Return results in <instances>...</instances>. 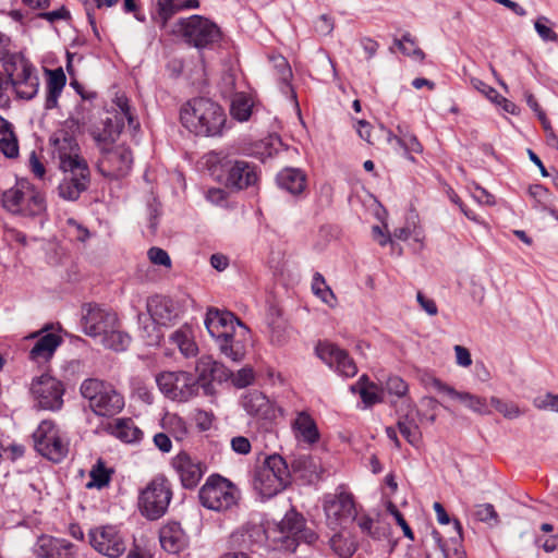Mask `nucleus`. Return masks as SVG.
I'll return each mask as SVG.
<instances>
[{"label": "nucleus", "mask_w": 558, "mask_h": 558, "mask_svg": "<svg viewBox=\"0 0 558 558\" xmlns=\"http://www.w3.org/2000/svg\"><path fill=\"white\" fill-rule=\"evenodd\" d=\"M436 387L439 390L446 392L452 399H456V400L460 401L461 403H464L469 408H471L475 411L480 410V408H478L480 400L475 399L473 396H471L466 392H459V391L454 390V388L452 386L442 385V386H436Z\"/></svg>", "instance_id": "nucleus-52"}, {"label": "nucleus", "mask_w": 558, "mask_h": 558, "mask_svg": "<svg viewBox=\"0 0 558 558\" xmlns=\"http://www.w3.org/2000/svg\"><path fill=\"white\" fill-rule=\"evenodd\" d=\"M196 381L194 384H253L256 379L251 366H244L236 374L209 355L199 357L195 365Z\"/></svg>", "instance_id": "nucleus-6"}, {"label": "nucleus", "mask_w": 558, "mask_h": 558, "mask_svg": "<svg viewBox=\"0 0 558 558\" xmlns=\"http://www.w3.org/2000/svg\"><path fill=\"white\" fill-rule=\"evenodd\" d=\"M63 177L58 185V194L61 198L74 202L81 194L88 190L90 184V170L85 158L63 161L57 166Z\"/></svg>", "instance_id": "nucleus-8"}, {"label": "nucleus", "mask_w": 558, "mask_h": 558, "mask_svg": "<svg viewBox=\"0 0 558 558\" xmlns=\"http://www.w3.org/2000/svg\"><path fill=\"white\" fill-rule=\"evenodd\" d=\"M398 429L405 440L412 446H418L421 441V432L416 423L413 420H409V416L399 417Z\"/></svg>", "instance_id": "nucleus-46"}, {"label": "nucleus", "mask_w": 558, "mask_h": 558, "mask_svg": "<svg viewBox=\"0 0 558 558\" xmlns=\"http://www.w3.org/2000/svg\"><path fill=\"white\" fill-rule=\"evenodd\" d=\"M350 390L354 395H359L362 405L357 404L360 409H369L375 404L385 402V388L384 386H350Z\"/></svg>", "instance_id": "nucleus-36"}, {"label": "nucleus", "mask_w": 558, "mask_h": 558, "mask_svg": "<svg viewBox=\"0 0 558 558\" xmlns=\"http://www.w3.org/2000/svg\"><path fill=\"white\" fill-rule=\"evenodd\" d=\"M289 468L291 472L298 474L308 483L319 480L323 471L319 460L305 453L294 456Z\"/></svg>", "instance_id": "nucleus-27"}, {"label": "nucleus", "mask_w": 558, "mask_h": 558, "mask_svg": "<svg viewBox=\"0 0 558 558\" xmlns=\"http://www.w3.org/2000/svg\"><path fill=\"white\" fill-rule=\"evenodd\" d=\"M159 542L165 551L177 555L189 546V536L177 521H169L159 530Z\"/></svg>", "instance_id": "nucleus-21"}, {"label": "nucleus", "mask_w": 558, "mask_h": 558, "mask_svg": "<svg viewBox=\"0 0 558 558\" xmlns=\"http://www.w3.org/2000/svg\"><path fill=\"white\" fill-rule=\"evenodd\" d=\"M395 44L407 56L413 57L417 60H423L425 53L422 49L416 47L414 38L410 33H405L400 39H395Z\"/></svg>", "instance_id": "nucleus-51"}, {"label": "nucleus", "mask_w": 558, "mask_h": 558, "mask_svg": "<svg viewBox=\"0 0 558 558\" xmlns=\"http://www.w3.org/2000/svg\"><path fill=\"white\" fill-rule=\"evenodd\" d=\"M47 87L62 89L65 86L66 77L61 68L48 71Z\"/></svg>", "instance_id": "nucleus-61"}, {"label": "nucleus", "mask_w": 558, "mask_h": 558, "mask_svg": "<svg viewBox=\"0 0 558 558\" xmlns=\"http://www.w3.org/2000/svg\"><path fill=\"white\" fill-rule=\"evenodd\" d=\"M137 319L142 330V337L145 339L146 344H159L162 335L159 328L157 327L158 324L142 313L137 315Z\"/></svg>", "instance_id": "nucleus-44"}, {"label": "nucleus", "mask_w": 558, "mask_h": 558, "mask_svg": "<svg viewBox=\"0 0 558 558\" xmlns=\"http://www.w3.org/2000/svg\"><path fill=\"white\" fill-rule=\"evenodd\" d=\"M171 33L197 49L209 48L221 38L220 28L202 15L179 19L171 26Z\"/></svg>", "instance_id": "nucleus-2"}, {"label": "nucleus", "mask_w": 558, "mask_h": 558, "mask_svg": "<svg viewBox=\"0 0 558 558\" xmlns=\"http://www.w3.org/2000/svg\"><path fill=\"white\" fill-rule=\"evenodd\" d=\"M121 130L122 125L119 123L113 124L111 119H107L104 130L94 135V140L96 141L99 150L102 151V148L105 147L114 146L113 144L119 137Z\"/></svg>", "instance_id": "nucleus-42"}, {"label": "nucleus", "mask_w": 558, "mask_h": 558, "mask_svg": "<svg viewBox=\"0 0 558 558\" xmlns=\"http://www.w3.org/2000/svg\"><path fill=\"white\" fill-rule=\"evenodd\" d=\"M398 134H393L391 131L387 132V141L395 147H399L405 151L408 158L411 161H414V158L410 156V154H421L423 151V146L417 140V137L412 134L407 125L399 124L397 126Z\"/></svg>", "instance_id": "nucleus-28"}, {"label": "nucleus", "mask_w": 558, "mask_h": 558, "mask_svg": "<svg viewBox=\"0 0 558 558\" xmlns=\"http://www.w3.org/2000/svg\"><path fill=\"white\" fill-rule=\"evenodd\" d=\"M265 538L266 532L262 525L246 523L230 535L229 545L236 551H253L255 546L265 542Z\"/></svg>", "instance_id": "nucleus-19"}, {"label": "nucleus", "mask_w": 558, "mask_h": 558, "mask_svg": "<svg viewBox=\"0 0 558 558\" xmlns=\"http://www.w3.org/2000/svg\"><path fill=\"white\" fill-rule=\"evenodd\" d=\"M101 343L107 349L122 352L130 345L131 337L126 332L119 330L116 326L101 338Z\"/></svg>", "instance_id": "nucleus-43"}, {"label": "nucleus", "mask_w": 558, "mask_h": 558, "mask_svg": "<svg viewBox=\"0 0 558 558\" xmlns=\"http://www.w3.org/2000/svg\"><path fill=\"white\" fill-rule=\"evenodd\" d=\"M34 553L40 558H74L73 545L70 542L48 535L38 537Z\"/></svg>", "instance_id": "nucleus-23"}, {"label": "nucleus", "mask_w": 558, "mask_h": 558, "mask_svg": "<svg viewBox=\"0 0 558 558\" xmlns=\"http://www.w3.org/2000/svg\"><path fill=\"white\" fill-rule=\"evenodd\" d=\"M4 70L9 76V86L14 88L19 98L29 100L36 96L39 78L32 63L24 58L11 56L4 63Z\"/></svg>", "instance_id": "nucleus-9"}, {"label": "nucleus", "mask_w": 558, "mask_h": 558, "mask_svg": "<svg viewBox=\"0 0 558 558\" xmlns=\"http://www.w3.org/2000/svg\"><path fill=\"white\" fill-rule=\"evenodd\" d=\"M0 150L8 158H15L19 155V143L12 124L0 117Z\"/></svg>", "instance_id": "nucleus-38"}, {"label": "nucleus", "mask_w": 558, "mask_h": 558, "mask_svg": "<svg viewBox=\"0 0 558 558\" xmlns=\"http://www.w3.org/2000/svg\"><path fill=\"white\" fill-rule=\"evenodd\" d=\"M241 322L233 313L215 307L208 308L205 317V326L214 338H221L225 332L231 331Z\"/></svg>", "instance_id": "nucleus-24"}, {"label": "nucleus", "mask_w": 558, "mask_h": 558, "mask_svg": "<svg viewBox=\"0 0 558 558\" xmlns=\"http://www.w3.org/2000/svg\"><path fill=\"white\" fill-rule=\"evenodd\" d=\"M49 146L52 160L57 166L63 165V161L84 158L75 136L66 129L54 131L49 137Z\"/></svg>", "instance_id": "nucleus-14"}, {"label": "nucleus", "mask_w": 558, "mask_h": 558, "mask_svg": "<svg viewBox=\"0 0 558 558\" xmlns=\"http://www.w3.org/2000/svg\"><path fill=\"white\" fill-rule=\"evenodd\" d=\"M295 435L302 441L313 445L319 439V432L315 421L306 412H300L293 423Z\"/></svg>", "instance_id": "nucleus-33"}, {"label": "nucleus", "mask_w": 558, "mask_h": 558, "mask_svg": "<svg viewBox=\"0 0 558 558\" xmlns=\"http://www.w3.org/2000/svg\"><path fill=\"white\" fill-rule=\"evenodd\" d=\"M317 356L343 378L356 375L357 367L348 352L329 341H319L315 348Z\"/></svg>", "instance_id": "nucleus-12"}, {"label": "nucleus", "mask_w": 558, "mask_h": 558, "mask_svg": "<svg viewBox=\"0 0 558 558\" xmlns=\"http://www.w3.org/2000/svg\"><path fill=\"white\" fill-rule=\"evenodd\" d=\"M149 318L160 326H170L179 317V310L171 298L163 295H153L146 303Z\"/></svg>", "instance_id": "nucleus-20"}, {"label": "nucleus", "mask_w": 558, "mask_h": 558, "mask_svg": "<svg viewBox=\"0 0 558 558\" xmlns=\"http://www.w3.org/2000/svg\"><path fill=\"white\" fill-rule=\"evenodd\" d=\"M109 428L113 436L128 444L138 441L143 436V432L129 417L118 418Z\"/></svg>", "instance_id": "nucleus-35"}, {"label": "nucleus", "mask_w": 558, "mask_h": 558, "mask_svg": "<svg viewBox=\"0 0 558 558\" xmlns=\"http://www.w3.org/2000/svg\"><path fill=\"white\" fill-rule=\"evenodd\" d=\"M198 8V0H157V9L161 20V27H166L168 21L175 13L184 10H195Z\"/></svg>", "instance_id": "nucleus-32"}, {"label": "nucleus", "mask_w": 558, "mask_h": 558, "mask_svg": "<svg viewBox=\"0 0 558 558\" xmlns=\"http://www.w3.org/2000/svg\"><path fill=\"white\" fill-rule=\"evenodd\" d=\"M533 404L539 410H551L558 412V395L546 393L536 397Z\"/></svg>", "instance_id": "nucleus-56"}, {"label": "nucleus", "mask_w": 558, "mask_h": 558, "mask_svg": "<svg viewBox=\"0 0 558 558\" xmlns=\"http://www.w3.org/2000/svg\"><path fill=\"white\" fill-rule=\"evenodd\" d=\"M88 538L95 550L109 558H118L126 549L122 535L113 525L92 529L88 532Z\"/></svg>", "instance_id": "nucleus-13"}, {"label": "nucleus", "mask_w": 558, "mask_h": 558, "mask_svg": "<svg viewBox=\"0 0 558 558\" xmlns=\"http://www.w3.org/2000/svg\"><path fill=\"white\" fill-rule=\"evenodd\" d=\"M554 22L550 21L545 15H539L534 21V28L537 33V35L542 38L544 41H551L556 43L558 40L557 33L553 29Z\"/></svg>", "instance_id": "nucleus-48"}, {"label": "nucleus", "mask_w": 558, "mask_h": 558, "mask_svg": "<svg viewBox=\"0 0 558 558\" xmlns=\"http://www.w3.org/2000/svg\"><path fill=\"white\" fill-rule=\"evenodd\" d=\"M172 499L171 483L165 475L155 476L141 492L138 504L148 520H158L168 510Z\"/></svg>", "instance_id": "nucleus-7"}, {"label": "nucleus", "mask_w": 558, "mask_h": 558, "mask_svg": "<svg viewBox=\"0 0 558 558\" xmlns=\"http://www.w3.org/2000/svg\"><path fill=\"white\" fill-rule=\"evenodd\" d=\"M252 486L263 499H270L288 487L259 464L252 472Z\"/></svg>", "instance_id": "nucleus-22"}, {"label": "nucleus", "mask_w": 558, "mask_h": 558, "mask_svg": "<svg viewBox=\"0 0 558 558\" xmlns=\"http://www.w3.org/2000/svg\"><path fill=\"white\" fill-rule=\"evenodd\" d=\"M388 510L395 517L398 525L402 529L403 535L405 537H408L409 539L413 541L414 534H413L411 527L409 526L408 522L401 514V512L397 509V507L392 502H389Z\"/></svg>", "instance_id": "nucleus-60"}, {"label": "nucleus", "mask_w": 558, "mask_h": 558, "mask_svg": "<svg viewBox=\"0 0 558 558\" xmlns=\"http://www.w3.org/2000/svg\"><path fill=\"white\" fill-rule=\"evenodd\" d=\"M61 343L62 338L58 333L47 332L40 336L29 351V360L38 364L47 363Z\"/></svg>", "instance_id": "nucleus-26"}, {"label": "nucleus", "mask_w": 558, "mask_h": 558, "mask_svg": "<svg viewBox=\"0 0 558 558\" xmlns=\"http://www.w3.org/2000/svg\"><path fill=\"white\" fill-rule=\"evenodd\" d=\"M220 352L234 362L243 360L246 353V344L250 340V329L238 322L235 328L215 339Z\"/></svg>", "instance_id": "nucleus-15"}, {"label": "nucleus", "mask_w": 558, "mask_h": 558, "mask_svg": "<svg viewBox=\"0 0 558 558\" xmlns=\"http://www.w3.org/2000/svg\"><path fill=\"white\" fill-rule=\"evenodd\" d=\"M240 498V489L219 474L208 476L198 492L201 505L216 512L232 510L238 506Z\"/></svg>", "instance_id": "nucleus-3"}, {"label": "nucleus", "mask_w": 558, "mask_h": 558, "mask_svg": "<svg viewBox=\"0 0 558 558\" xmlns=\"http://www.w3.org/2000/svg\"><path fill=\"white\" fill-rule=\"evenodd\" d=\"M32 392L38 400L39 408L51 411L62 408L64 395L62 386H32Z\"/></svg>", "instance_id": "nucleus-29"}, {"label": "nucleus", "mask_w": 558, "mask_h": 558, "mask_svg": "<svg viewBox=\"0 0 558 558\" xmlns=\"http://www.w3.org/2000/svg\"><path fill=\"white\" fill-rule=\"evenodd\" d=\"M315 31L320 35H329L333 31V19L327 14H322L315 22Z\"/></svg>", "instance_id": "nucleus-62"}, {"label": "nucleus", "mask_w": 558, "mask_h": 558, "mask_svg": "<svg viewBox=\"0 0 558 558\" xmlns=\"http://www.w3.org/2000/svg\"><path fill=\"white\" fill-rule=\"evenodd\" d=\"M191 380V375L186 372H161L156 375V384H178L182 381L187 384Z\"/></svg>", "instance_id": "nucleus-54"}, {"label": "nucleus", "mask_w": 558, "mask_h": 558, "mask_svg": "<svg viewBox=\"0 0 558 558\" xmlns=\"http://www.w3.org/2000/svg\"><path fill=\"white\" fill-rule=\"evenodd\" d=\"M490 402L494 408L507 418H515L521 415L520 409L512 402H506L497 398H492Z\"/></svg>", "instance_id": "nucleus-55"}, {"label": "nucleus", "mask_w": 558, "mask_h": 558, "mask_svg": "<svg viewBox=\"0 0 558 558\" xmlns=\"http://www.w3.org/2000/svg\"><path fill=\"white\" fill-rule=\"evenodd\" d=\"M82 396L89 401V408L99 416H112L124 407L121 393L113 386H80Z\"/></svg>", "instance_id": "nucleus-10"}, {"label": "nucleus", "mask_w": 558, "mask_h": 558, "mask_svg": "<svg viewBox=\"0 0 558 558\" xmlns=\"http://www.w3.org/2000/svg\"><path fill=\"white\" fill-rule=\"evenodd\" d=\"M317 539V534L311 529L305 527V524L300 529V533L296 534L291 544H288V547L293 545L292 550H295L296 545L300 543L313 544Z\"/></svg>", "instance_id": "nucleus-59"}, {"label": "nucleus", "mask_w": 558, "mask_h": 558, "mask_svg": "<svg viewBox=\"0 0 558 558\" xmlns=\"http://www.w3.org/2000/svg\"><path fill=\"white\" fill-rule=\"evenodd\" d=\"M304 518L294 510L286 513L278 527L288 544H291L296 534L300 533V529L304 525Z\"/></svg>", "instance_id": "nucleus-40"}, {"label": "nucleus", "mask_w": 558, "mask_h": 558, "mask_svg": "<svg viewBox=\"0 0 558 558\" xmlns=\"http://www.w3.org/2000/svg\"><path fill=\"white\" fill-rule=\"evenodd\" d=\"M3 207L15 215L38 216L46 209L44 196L27 181L20 180L2 194Z\"/></svg>", "instance_id": "nucleus-4"}, {"label": "nucleus", "mask_w": 558, "mask_h": 558, "mask_svg": "<svg viewBox=\"0 0 558 558\" xmlns=\"http://www.w3.org/2000/svg\"><path fill=\"white\" fill-rule=\"evenodd\" d=\"M312 290L313 293L326 304H331V302L335 301L332 290L326 284L325 278L319 272L314 274Z\"/></svg>", "instance_id": "nucleus-50"}, {"label": "nucleus", "mask_w": 558, "mask_h": 558, "mask_svg": "<svg viewBox=\"0 0 558 558\" xmlns=\"http://www.w3.org/2000/svg\"><path fill=\"white\" fill-rule=\"evenodd\" d=\"M89 476L90 482L86 484V487H96L98 489H101L109 485L111 478V471L105 466V463L101 460H98L97 463L90 470Z\"/></svg>", "instance_id": "nucleus-45"}, {"label": "nucleus", "mask_w": 558, "mask_h": 558, "mask_svg": "<svg viewBox=\"0 0 558 558\" xmlns=\"http://www.w3.org/2000/svg\"><path fill=\"white\" fill-rule=\"evenodd\" d=\"M472 84L474 88L484 94L493 102L499 100V94L494 87L487 85L486 83L478 78H473Z\"/></svg>", "instance_id": "nucleus-63"}, {"label": "nucleus", "mask_w": 558, "mask_h": 558, "mask_svg": "<svg viewBox=\"0 0 558 558\" xmlns=\"http://www.w3.org/2000/svg\"><path fill=\"white\" fill-rule=\"evenodd\" d=\"M259 465L265 466L270 474H274L279 481L284 482L287 486L291 484V470L286 459L280 454L272 453L265 457Z\"/></svg>", "instance_id": "nucleus-37"}, {"label": "nucleus", "mask_w": 558, "mask_h": 558, "mask_svg": "<svg viewBox=\"0 0 558 558\" xmlns=\"http://www.w3.org/2000/svg\"><path fill=\"white\" fill-rule=\"evenodd\" d=\"M230 112L238 121H247L252 114V105L244 96H236L231 102Z\"/></svg>", "instance_id": "nucleus-49"}, {"label": "nucleus", "mask_w": 558, "mask_h": 558, "mask_svg": "<svg viewBox=\"0 0 558 558\" xmlns=\"http://www.w3.org/2000/svg\"><path fill=\"white\" fill-rule=\"evenodd\" d=\"M39 454L52 462H60L68 454V444L58 434L50 445L44 447L43 452H39Z\"/></svg>", "instance_id": "nucleus-47"}, {"label": "nucleus", "mask_w": 558, "mask_h": 558, "mask_svg": "<svg viewBox=\"0 0 558 558\" xmlns=\"http://www.w3.org/2000/svg\"><path fill=\"white\" fill-rule=\"evenodd\" d=\"M165 397L172 401L186 402L198 395L199 387L204 393L209 396L214 393V386H158Z\"/></svg>", "instance_id": "nucleus-34"}, {"label": "nucleus", "mask_w": 558, "mask_h": 558, "mask_svg": "<svg viewBox=\"0 0 558 558\" xmlns=\"http://www.w3.org/2000/svg\"><path fill=\"white\" fill-rule=\"evenodd\" d=\"M280 189L292 195H299L306 189V174L298 168H286L276 178Z\"/></svg>", "instance_id": "nucleus-31"}, {"label": "nucleus", "mask_w": 558, "mask_h": 558, "mask_svg": "<svg viewBox=\"0 0 558 558\" xmlns=\"http://www.w3.org/2000/svg\"><path fill=\"white\" fill-rule=\"evenodd\" d=\"M182 124L195 135L216 136L226 123L222 108L213 100L197 97L189 100L180 111Z\"/></svg>", "instance_id": "nucleus-1"}, {"label": "nucleus", "mask_w": 558, "mask_h": 558, "mask_svg": "<svg viewBox=\"0 0 558 558\" xmlns=\"http://www.w3.org/2000/svg\"><path fill=\"white\" fill-rule=\"evenodd\" d=\"M149 260L159 266L170 267L171 266V259L169 254L157 246L150 247L147 252Z\"/></svg>", "instance_id": "nucleus-57"}, {"label": "nucleus", "mask_w": 558, "mask_h": 558, "mask_svg": "<svg viewBox=\"0 0 558 558\" xmlns=\"http://www.w3.org/2000/svg\"><path fill=\"white\" fill-rule=\"evenodd\" d=\"M241 405L251 416L269 418L274 415V403L262 391L252 389L241 397Z\"/></svg>", "instance_id": "nucleus-25"}, {"label": "nucleus", "mask_w": 558, "mask_h": 558, "mask_svg": "<svg viewBox=\"0 0 558 558\" xmlns=\"http://www.w3.org/2000/svg\"><path fill=\"white\" fill-rule=\"evenodd\" d=\"M84 373V364L80 360H71L61 366V374L56 378L49 371L44 372L40 376L33 379L32 384H48L53 380L54 384H63V381H74L80 379V375Z\"/></svg>", "instance_id": "nucleus-30"}, {"label": "nucleus", "mask_w": 558, "mask_h": 558, "mask_svg": "<svg viewBox=\"0 0 558 558\" xmlns=\"http://www.w3.org/2000/svg\"><path fill=\"white\" fill-rule=\"evenodd\" d=\"M170 340L174 343L181 353L189 357L197 353V345L192 339V332L187 327L175 330L171 336Z\"/></svg>", "instance_id": "nucleus-41"}, {"label": "nucleus", "mask_w": 558, "mask_h": 558, "mask_svg": "<svg viewBox=\"0 0 558 558\" xmlns=\"http://www.w3.org/2000/svg\"><path fill=\"white\" fill-rule=\"evenodd\" d=\"M535 545L542 547L546 553L558 551V534L543 538L536 537Z\"/></svg>", "instance_id": "nucleus-64"}, {"label": "nucleus", "mask_w": 558, "mask_h": 558, "mask_svg": "<svg viewBox=\"0 0 558 558\" xmlns=\"http://www.w3.org/2000/svg\"><path fill=\"white\" fill-rule=\"evenodd\" d=\"M97 169L106 178L118 179L126 175L133 163L131 149L125 145L102 148Z\"/></svg>", "instance_id": "nucleus-11"}, {"label": "nucleus", "mask_w": 558, "mask_h": 558, "mask_svg": "<svg viewBox=\"0 0 558 558\" xmlns=\"http://www.w3.org/2000/svg\"><path fill=\"white\" fill-rule=\"evenodd\" d=\"M58 433L59 429L52 421H41L32 435L35 450L38 453L43 452L44 447L50 445Z\"/></svg>", "instance_id": "nucleus-39"}, {"label": "nucleus", "mask_w": 558, "mask_h": 558, "mask_svg": "<svg viewBox=\"0 0 558 558\" xmlns=\"http://www.w3.org/2000/svg\"><path fill=\"white\" fill-rule=\"evenodd\" d=\"M117 324V315L98 305L89 304L82 318L83 330L89 337L102 338L111 328H114Z\"/></svg>", "instance_id": "nucleus-16"}, {"label": "nucleus", "mask_w": 558, "mask_h": 558, "mask_svg": "<svg viewBox=\"0 0 558 558\" xmlns=\"http://www.w3.org/2000/svg\"><path fill=\"white\" fill-rule=\"evenodd\" d=\"M476 520L487 523L489 525H497L499 517L492 504L477 505L474 511Z\"/></svg>", "instance_id": "nucleus-53"}, {"label": "nucleus", "mask_w": 558, "mask_h": 558, "mask_svg": "<svg viewBox=\"0 0 558 558\" xmlns=\"http://www.w3.org/2000/svg\"><path fill=\"white\" fill-rule=\"evenodd\" d=\"M220 180L230 191L240 192L256 187L260 180V171L256 163L230 157L218 159Z\"/></svg>", "instance_id": "nucleus-5"}, {"label": "nucleus", "mask_w": 558, "mask_h": 558, "mask_svg": "<svg viewBox=\"0 0 558 558\" xmlns=\"http://www.w3.org/2000/svg\"><path fill=\"white\" fill-rule=\"evenodd\" d=\"M324 510L328 520L337 524H344L356 519L353 496L347 492L326 496Z\"/></svg>", "instance_id": "nucleus-17"}, {"label": "nucleus", "mask_w": 558, "mask_h": 558, "mask_svg": "<svg viewBox=\"0 0 558 558\" xmlns=\"http://www.w3.org/2000/svg\"><path fill=\"white\" fill-rule=\"evenodd\" d=\"M330 546L336 554H338L341 558H350L354 549L352 548V544L347 545V543L342 546V537L338 534L333 535L330 538Z\"/></svg>", "instance_id": "nucleus-58"}, {"label": "nucleus", "mask_w": 558, "mask_h": 558, "mask_svg": "<svg viewBox=\"0 0 558 558\" xmlns=\"http://www.w3.org/2000/svg\"><path fill=\"white\" fill-rule=\"evenodd\" d=\"M172 466L185 489L195 488L206 472V465L181 452L172 459Z\"/></svg>", "instance_id": "nucleus-18"}]
</instances>
